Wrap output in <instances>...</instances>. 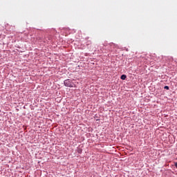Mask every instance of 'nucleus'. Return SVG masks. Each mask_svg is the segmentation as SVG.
I'll return each instance as SVG.
<instances>
[{"mask_svg":"<svg viewBox=\"0 0 177 177\" xmlns=\"http://www.w3.org/2000/svg\"><path fill=\"white\" fill-rule=\"evenodd\" d=\"M65 86H68V88H73V83L70 80H66L64 82Z\"/></svg>","mask_w":177,"mask_h":177,"instance_id":"nucleus-1","label":"nucleus"},{"mask_svg":"<svg viewBox=\"0 0 177 177\" xmlns=\"http://www.w3.org/2000/svg\"><path fill=\"white\" fill-rule=\"evenodd\" d=\"M175 167L177 168V162L175 163Z\"/></svg>","mask_w":177,"mask_h":177,"instance_id":"nucleus-4","label":"nucleus"},{"mask_svg":"<svg viewBox=\"0 0 177 177\" xmlns=\"http://www.w3.org/2000/svg\"><path fill=\"white\" fill-rule=\"evenodd\" d=\"M164 88H165V89H167V91H169V86H165L164 87Z\"/></svg>","mask_w":177,"mask_h":177,"instance_id":"nucleus-3","label":"nucleus"},{"mask_svg":"<svg viewBox=\"0 0 177 177\" xmlns=\"http://www.w3.org/2000/svg\"><path fill=\"white\" fill-rule=\"evenodd\" d=\"M120 78H121V80H126L127 79V75H122Z\"/></svg>","mask_w":177,"mask_h":177,"instance_id":"nucleus-2","label":"nucleus"},{"mask_svg":"<svg viewBox=\"0 0 177 177\" xmlns=\"http://www.w3.org/2000/svg\"><path fill=\"white\" fill-rule=\"evenodd\" d=\"M82 150H80L78 152H79V153H82Z\"/></svg>","mask_w":177,"mask_h":177,"instance_id":"nucleus-5","label":"nucleus"}]
</instances>
